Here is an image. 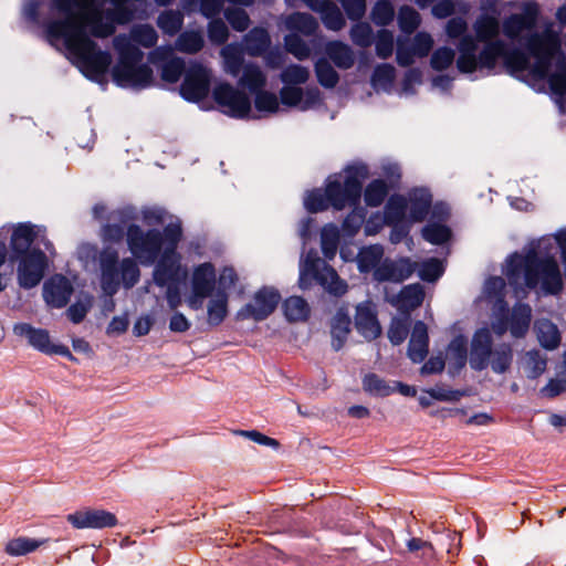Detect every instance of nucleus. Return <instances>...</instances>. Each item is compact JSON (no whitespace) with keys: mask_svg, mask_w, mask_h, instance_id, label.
<instances>
[{"mask_svg":"<svg viewBox=\"0 0 566 566\" xmlns=\"http://www.w3.org/2000/svg\"><path fill=\"white\" fill-rule=\"evenodd\" d=\"M129 1L52 0L50 38L64 45L66 57L87 78L101 81L112 61L111 55L98 50L90 36H107L113 33L115 21H127L130 12H126V3ZM156 1L167 4L171 0Z\"/></svg>","mask_w":566,"mask_h":566,"instance_id":"f257e3e1","label":"nucleus"},{"mask_svg":"<svg viewBox=\"0 0 566 566\" xmlns=\"http://www.w3.org/2000/svg\"><path fill=\"white\" fill-rule=\"evenodd\" d=\"M538 9L534 3L525 7L523 14L512 15L504 22V33L512 39H526L530 56L521 52L504 55L505 64L513 74L527 72L536 80L547 78L554 93L566 92V63L559 51L558 35L551 29L533 32Z\"/></svg>","mask_w":566,"mask_h":566,"instance_id":"f03ea898","label":"nucleus"},{"mask_svg":"<svg viewBox=\"0 0 566 566\" xmlns=\"http://www.w3.org/2000/svg\"><path fill=\"white\" fill-rule=\"evenodd\" d=\"M181 237L178 223H171L165 229V241L158 231L144 232L138 226L132 224L127 229V244L129 251L143 264H150L163 249L161 258L155 269L154 280L160 286H167L166 297L171 310L181 304L180 294L175 285L186 276V270L180 265V258L176 253V245Z\"/></svg>","mask_w":566,"mask_h":566,"instance_id":"7ed1b4c3","label":"nucleus"},{"mask_svg":"<svg viewBox=\"0 0 566 566\" xmlns=\"http://www.w3.org/2000/svg\"><path fill=\"white\" fill-rule=\"evenodd\" d=\"M149 48L157 42V33L149 25H139L132 30L130 38L118 35L114 46L118 52V62L113 69V77L120 86L145 87L151 82V70L139 65L143 52L133 42Z\"/></svg>","mask_w":566,"mask_h":566,"instance_id":"20e7f679","label":"nucleus"},{"mask_svg":"<svg viewBox=\"0 0 566 566\" xmlns=\"http://www.w3.org/2000/svg\"><path fill=\"white\" fill-rule=\"evenodd\" d=\"M506 276L516 290L538 289L546 294H555L562 289V276L553 258H539L534 251L515 253L506 261Z\"/></svg>","mask_w":566,"mask_h":566,"instance_id":"39448f33","label":"nucleus"},{"mask_svg":"<svg viewBox=\"0 0 566 566\" xmlns=\"http://www.w3.org/2000/svg\"><path fill=\"white\" fill-rule=\"evenodd\" d=\"M367 177L366 166L349 167L338 175L331 176L324 192L321 190L308 192L304 199V206L311 212H318L329 206L342 210L346 206L355 205L360 197L361 185Z\"/></svg>","mask_w":566,"mask_h":566,"instance_id":"423d86ee","label":"nucleus"},{"mask_svg":"<svg viewBox=\"0 0 566 566\" xmlns=\"http://www.w3.org/2000/svg\"><path fill=\"white\" fill-rule=\"evenodd\" d=\"M504 325L478 328L470 342L469 364L472 369L482 371L490 369L496 375L506 374L513 363V348L506 343H494V335L501 337Z\"/></svg>","mask_w":566,"mask_h":566,"instance_id":"0eeeda50","label":"nucleus"},{"mask_svg":"<svg viewBox=\"0 0 566 566\" xmlns=\"http://www.w3.org/2000/svg\"><path fill=\"white\" fill-rule=\"evenodd\" d=\"M459 57L457 67L461 73H472L479 69H492L499 56L504 53V44L500 41L488 43L478 55V43L469 35L463 36L458 45Z\"/></svg>","mask_w":566,"mask_h":566,"instance_id":"6e6552de","label":"nucleus"},{"mask_svg":"<svg viewBox=\"0 0 566 566\" xmlns=\"http://www.w3.org/2000/svg\"><path fill=\"white\" fill-rule=\"evenodd\" d=\"M314 281H317L331 294L342 295L347 290V284L332 268L314 253H308L300 266L298 286L306 290Z\"/></svg>","mask_w":566,"mask_h":566,"instance_id":"1a4fd4ad","label":"nucleus"},{"mask_svg":"<svg viewBox=\"0 0 566 566\" xmlns=\"http://www.w3.org/2000/svg\"><path fill=\"white\" fill-rule=\"evenodd\" d=\"M235 283L232 269H224L219 277L217 290L206 296V322L209 326L220 325L229 313V294Z\"/></svg>","mask_w":566,"mask_h":566,"instance_id":"9d476101","label":"nucleus"},{"mask_svg":"<svg viewBox=\"0 0 566 566\" xmlns=\"http://www.w3.org/2000/svg\"><path fill=\"white\" fill-rule=\"evenodd\" d=\"M218 279L216 277L214 266L209 263H202L193 268L190 281L189 292L185 301L189 308L200 310L203 306L206 296L217 290Z\"/></svg>","mask_w":566,"mask_h":566,"instance_id":"9b49d317","label":"nucleus"},{"mask_svg":"<svg viewBox=\"0 0 566 566\" xmlns=\"http://www.w3.org/2000/svg\"><path fill=\"white\" fill-rule=\"evenodd\" d=\"M65 521L75 530H106L118 525L114 512L90 506L69 513Z\"/></svg>","mask_w":566,"mask_h":566,"instance_id":"f8f14e48","label":"nucleus"},{"mask_svg":"<svg viewBox=\"0 0 566 566\" xmlns=\"http://www.w3.org/2000/svg\"><path fill=\"white\" fill-rule=\"evenodd\" d=\"M280 301L281 295L277 290L263 286L259 289L253 294L251 301L240 310L239 315L242 318L263 321L275 311Z\"/></svg>","mask_w":566,"mask_h":566,"instance_id":"ddd939ff","label":"nucleus"},{"mask_svg":"<svg viewBox=\"0 0 566 566\" xmlns=\"http://www.w3.org/2000/svg\"><path fill=\"white\" fill-rule=\"evenodd\" d=\"M213 97L222 112L233 116L243 117L251 111L248 95L228 83H221L213 90Z\"/></svg>","mask_w":566,"mask_h":566,"instance_id":"4468645a","label":"nucleus"},{"mask_svg":"<svg viewBox=\"0 0 566 566\" xmlns=\"http://www.w3.org/2000/svg\"><path fill=\"white\" fill-rule=\"evenodd\" d=\"M14 335L25 338L30 346L46 353L59 354L73 360L69 348L64 345H55L51 342L49 332L42 328H35L28 323H18L13 326Z\"/></svg>","mask_w":566,"mask_h":566,"instance_id":"2eb2a0df","label":"nucleus"},{"mask_svg":"<svg viewBox=\"0 0 566 566\" xmlns=\"http://www.w3.org/2000/svg\"><path fill=\"white\" fill-rule=\"evenodd\" d=\"M209 85V70L200 64H195L186 72L180 93L188 101H199L208 95Z\"/></svg>","mask_w":566,"mask_h":566,"instance_id":"dca6fc26","label":"nucleus"},{"mask_svg":"<svg viewBox=\"0 0 566 566\" xmlns=\"http://www.w3.org/2000/svg\"><path fill=\"white\" fill-rule=\"evenodd\" d=\"M433 46V39L427 32H419L413 36L411 46L407 40L399 38L397 40V62L401 66H408L413 63L415 57L428 55Z\"/></svg>","mask_w":566,"mask_h":566,"instance_id":"f3484780","label":"nucleus"},{"mask_svg":"<svg viewBox=\"0 0 566 566\" xmlns=\"http://www.w3.org/2000/svg\"><path fill=\"white\" fill-rule=\"evenodd\" d=\"M45 268V255L41 251H31L19 264L18 277L21 286L30 289L40 283Z\"/></svg>","mask_w":566,"mask_h":566,"instance_id":"a211bd4d","label":"nucleus"},{"mask_svg":"<svg viewBox=\"0 0 566 566\" xmlns=\"http://www.w3.org/2000/svg\"><path fill=\"white\" fill-rule=\"evenodd\" d=\"M355 327L368 340L375 339L380 335L381 327L373 304L365 302L356 307Z\"/></svg>","mask_w":566,"mask_h":566,"instance_id":"6ab92c4d","label":"nucleus"},{"mask_svg":"<svg viewBox=\"0 0 566 566\" xmlns=\"http://www.w3.org/2000/svg\"><path fill=\"white\" fill-rule=\"evenodd\" d=\"M385 293L386 300L402 313H408L418 307L424 297V292L420 284L407 285L398 294L389 293L388 290Z\"/></svg>","mask_w":566,"mask_h":566,"instance_id":"aec40b11","label":"nucleus"},{"mask_svg":"<svg viewBox=\"0 0 566 566\" xmlns=\"http://www.w3.org/2000/svg\"><path fill=\"white\" fill-rule=\"evenodd\" d=\"M171 54L172 48L160 46L149 54V60L153 63L167 60L161 66V78L168 83H176L184 71V61L179 57L169 59Z\"/></svg>","mask_w":566,"mask_h":566,"instance_id":"412c9836","label":"nucleus"},{"mask_svg":"<svg viewBox=\"0 0 566 566\" xmlns=\"http://www.w3.org/2000/svg\"><path fill=\"white\" fill-rule=\"evenodd\" d=\"M416 270V263L409 259H401L396 262L386 261L375 270V279L378 281L401 282L408 279Z\"/></svg>","mask_w":566,"mask_h":566,"instance_id":"4be33fe9","label":"nucleus"},{"mask_svg":"<svg viewBox=\"0 0 566 566\" xmlns=\"http://www.w3.org/2000/svg\"><path fill=\"white\" fill-rule=\"evenodd\" d=\"M282 103L286 106L307 109L316 105L319 101V93L315 88L303 91L295 86L285 85L280 91Z\"/></svg>","mask_w":566,"mask_h":566,"instance_id":"5701e85b","label":"nucleus"},{"mask_svg":"<svg viewBox=\"0 0 566 566\" xmlns=\"http://www.w3.org/2000/svg\"><path fill=\"white\" fill-rule=\"evenodd\" d=\"M429 336L428 328L423 322H416L408 344L407 355L415 364L421 363L428 355Z\"/></svg>","mask_w":566,"mask_h":566,"instance_id":"b1692460","label":"nucleus"},{"mask_svg":"<svg viewBox=\"0 0 566 566\" xmlns=\"http://www.w3.org/2000/svg\"><path fill=\"white\" fill-rule=\"evenodd\" d=\"M72 286L63 276H54L44 284V298L53 307H63L71 294Z\"/></svg>","mask_w":566,"mask_h":566,"instance_id":"393cba45","label":"nucleus"},{"mask_svg":"<svg viewBox=\"0 0 566 566\" xmlns=\"http://www.w3.org/2000/svg\"><path fill=\"white\" fill-rule=\"evenodd\" d=\"M446 365L450 374H458L469 360L467 340L462 336L453 338L446 349Z\"/></svg>","mask_w":566,"mask_h":566,"instance_id":"a878e982","label":"nucleus"},{"mask_svg":"<svg viewBox=\"0 0 566 566\" xmlns=\"http://www.w3.org/2000/svg\"><path fill=\"white\" fill-rule=\"evenodd\" d=\"M530 323L531 307L528 305H518L514 307L507 326L504 323H494L493 325H504L505 331L509 328L513 337L521 338L527 333Z\"/></svg>","mask_w":566,"mask_h":566,"instance_id":"bb28decb","label":"nucleus"},{"mask_svg":"<svg viewBox=\"0 0 566 566\" xmlns=\"http://www.w3.org/2000/svg\"><path fill=\"white\" fill-rule=\"evenodd\" d=\"M350 333L349 315L339 310L335 313L331 323L332 347L339 350L348 338Z\"/></svg>","mask_w":566,"mask_h":566,"instance_id":"cd10ccee","label":"nucleus"},{"mask_svg":"<svg viewBox=\"0 0 566 566\" xmlns=\"http://www.w3.org/2000/svg\"><path fill=\"white\" fill-rule=\"evenodd\" d=\"M408 202V214L411 222L421 221L431 205V196L424 189H416L407 199Z\"/></svg>","mask_w":566,"mask_h":566,"instance_id":"c85d7f7f","label":"nucleus"},{"mask_svg":"<svg viewBox=\"0 0 566 566\" xmlns=\"http://www.w3.org/2000/svg\"><path fill=\"white\" fill-rule=\"evenodd\" d=\"M282 310L285 318L293 323L305 322L311 315L310 304L297 295L287 297L282 304Z\"/></svg>","mask_w":566,"mask_h":566,"instance_id":"c756f323","label":"nucleus"},{"mask_svg":"<svg viewBox=\"0 0 566 566\" xmlns=\"http://www.w3.org/2000/svg\"><path fill=\"white\" fill-rule=\"evenodd\" d=\"M407 209V198L401 196L391 197L385 207L382 223L397 226L403 222H411Z\"/></svg>","mask_w":566,"mask_h":566,"instance_id":"7c9ffc66","label":"nucleus"},{"mask_svg":"<svg viewBox=\"0 0 566 566\" xmlns=\"http://www.w3.org/2000/svg\"><path fill=\"white\" fill-rule=\"evenodd\" d=\"M518 368L526 378L536 379L546 370V357L537 350H528L521 357Z\"/></svg>","mask_w":566,"mask_h":566,"instance_id":"2f4dec72","label":"nucleus"},{"mask_svg":"<svg viewBox=\"0 0 566 566\" xmlns=\"http://www.w3.org/2000/svg\"><path fill=\"white\" fill-rule=\"evenodd\" d=\"M134 220L133 210L125 209L123 211H115L111 214V223L102 229V237L105 241H118L123 238V227L128 221Z\"/></svg>","mask_w":566,"mask_h":566,"instance_id":"473e14b6","label":"nucleus"},{"mask_svg":"<svg viewBox=\"0 0 566 566\" xmlns=\"http://www.w3.org/2000/svg\"><path fill=\"white\" fill-rule=\"evenodd\" d=\"M116 255L113 253H105L102 256V289L108 294L113 295L119 285V273L115 268Z\"/></svg>","mask_w":566,"mask_h":566,"instance_id":"72a5a7b5","label":"nucleus"},{"mask_svg":"<svg viewBox=\"0 0 566 566\" xmlns=\"http://www.w3.org/2000/svg\"><path fill=\"white\" fill-rule=\"evenodd\" d=\"M284 28L291 32H300L303 35L313 34L318 24L316 20L306 13H293L283 20Z\"/></svg>","mask_w":566,"mask_h":566,"instance_id":"f704fd0d","label":"nucleus"},{"mask_svg":"<svg viewBox=\"0 0 566 566\" xmlns=\"http://www.w3.org/2000/svg\"><path fill=\"white\" fill-rule=\"evenodd\" d=\"M325 52L338 67L348 69L354 64V53L343 42H329L325 48Z\"/></svg>","mask_w":566,"mask_h":566,"instance_id":"c9c22d12","label":"nucleus"},{"mask_svg":"<svg viewBox=\"0 0 566 566\" xmlns=\"http://www.w3.org/2000/svg\"><path fill=\"white\" fill-rule=\"evenodd\" d=\"M239 84L256 93L266 85V75L254 64H247L243 67Z\"/></svg>","mask_w":566,"mask_h":566,"instance_id":"e433bc0d","label":"nucleus"},{"mask_svg":"<svg viewBox=\"0 0 566 566\" xmlns=\"http://www.w3.org/2000/svg\"><path fill=\"white\" fill-rule=\"evenodd\" d=\"M36 235L35 229L29 223L14 226L11 234V247L17 252L25 251Z\"/></svg>","mask_w":566,"mask_h":566,"instance_id":"4c0bfd02","label":"nucleus"},{"mask_svg":"<svg viewBox=\"0 0 566 566\" xmlns=\"http://www.w3.org/2000/svg\"><path fill=\"white\" fill-rule=\"evenodd\" d=\"M535 328L538 342L543 347L554 349L558 346L560 336L556 325L547 319H541L536 323Z\"/></svg>","mask_w":566,"mask_h":566,"instance_id":"58836bf2","label":"nucleus"},{"mask_svg":"<svg viewBox=\"0 0 566 566\" xmlns=\"http://www.w3.org/2000/svg\"><path fill=\"white\" fill-rule=\"evenodd\" d=\"M270 36L262 28H254L245 36V51L250 55H261L270 45Z\"/></svg>","mask_w":566,"mask_h":566,"instance_id":"ea45409f","label":"nucleus"},{"mask_svg":"<svg viewBox=\"0 0 566 566\" xmlns=\"http://www.w3.org/2000/svg\"><path fill=\"white\" fill-rule=\"evenodd\" d=\"M503 290L504 281L502 277H491L485 282L481 300L489 304H493L494 307L503 308Z\"/></svg>","mask_w":566,"mask_h":566,"instance_id":"a19ab883","label":"nucleus"},{"mask_svg":"<svg viewBox=\"0 0 566 566\" xmlns=\"http://www.w3.org/2000/svg\"><path fill=\"white\" fill-rule=\"evenodd\" d=\"M223 69L227 73L237 76L242 67L243 55L239 46L229 44L222 48Z\"/></svg>","mask_w":566,"mask_h":566,"instance_id":"79ce46f5","label":"nucleus"},{"mask_svg":"<svg viewBox=\"0 0 566 566\" xmlns=\"http://www.w3.org/2000/svg\"><path fill=\"white\" fill-rule=\"evenodd\" d=\"M363 389L375 397H386L394 392L391 382H388L375 374H367L363 378Z\"/></svg>","mask_w":566,"mask_h":566,"instance_id":"37998d69","label":"nucleus"},{"mask_svg":"<svg viewBox=\"0 0 566 566\" xmlns=\"http://www.w3.org/2000/svg\"><path fill=\"white\" fill-rule=\"evenodd\" d=\"M44 543L45 539L39 541L27 537L13 538L7 543L6 552L11 556H21L38 549Z\"/></svg>","mask_w":566,"mask_h":566,"instance_id":"c03bdc74","label":"nucleus"},{"mask_svg":"<svg viewBox=\"0 0 566 566\" xmlns=\"http://www.w3.org/2000/svg\"><path fill=\"white\" fill-rule=\"evenodd\" d=\"M226 0H184L182 8L186 11H195L197 9L209 18L218 14Z\"/></svg>","mask_w":566,"mask_h":566,"instance_id":"a18cd8bd","label":"nucleus"},{"mask_svg":"<svg viewBox=\"0 0 566 566\" xmlns=\"http://www.w3.org/2000/svg\"><path fill=\"white\" fill-rule=\"evenodd\" d=\"M323 24L332 31L342 30L345 24V18L339 8L329 1V3L319 13Z\"/></svg>","mask_w":566,"mask_h":566,"instance_id":"49530a36","label":"nucleus"},{"mask_svg":"<svg viewBox=\"0 0 566 566\" xmlns=\"http://www.w3.org/2000/svg\"><path fill=\"white\" fill-rule=\"evenodd\" d=\"M202 46V34L197 31H186L181 33L176 41L177 50L185 53H196L201 50Z\"/></svg>","mask_w":566,"mask_h":566,"instance_id":"de8ad7c7","label":"nucleus"},{"mask_svg":"<svg viewBox=\"0 0 566 566\" xmlns=\"http://www.w3.org/2000/svg\"><path fill=\"white\" fill-rule=\"evenodd\" d=\"M382 249L379 245H371L360 250L358 254V269L361 272H368L374 269L382 256Z\"/></svg>","mask_w":566,"mask_h":566,"instance_id":"09e8293b","label":"nucleus"},{"mask_svg":"<svg viewBox=\"0 0 566 566\" xmlns=\"http://www.w3.org/2000/svg\"><path fill=\"white\" fill-rule=\"evenodd\" d=\"M254 105L256 111L263 114H274L280 109V101L276 94L264 90L255 93Z\"/></svg>","mask_w":566,"mask_h":566,"instance_id":"8fccbe9b","label":"nucleus"},{"mask_svg":"<svg viewBox=\"0 0 566 566\" xmlns=\"http://www.w3.org/2000/svg\"><path fill=\"white\" fill-rule=\"evenodd\" d=\"M420 15L415 9L407 6L400 8L398 12V24L403 33H412L420 25Z\"/></svg>","mask_w":566,"mask_h":566,"instance_id":"3c124183","label":"nucleus"},{"mask_svg":"<svg viewBox=\"0 0 566 566\" xmlns=\"http://www.w3.org/2000/svg\"><path fill=\"white\" fill-rule=\"evenodd\" d=\"M474 31L481 41H488L499 33V22L495 18L483 15L474 23Z\"/></svg>","mask_w":566,"mask_h":566,"instance_id":"603ef678","label":"nucleus"},{"mask_svg":"<svg viewBox=\"0 0 566 566\" xmlns=\"http://www.w3.org/2000/svg\"><path fill=\"white\" fill-rule=\"evenodd\" d=\"M388 192L387 185L379 179L371 181L365 189V202L370 207L379 206Z\"/></svg>","mask_w":566,"mask_h":566,"instance_id":"864d4df0","label":"nucleus"},{"mask_svg":"<svg viewBox=\"0 0 566 566\" xmlns=\"http://www.w3.org/2000/svg\"><path fill=\"white\" fill-rule=\"evenodd\" d=\"M338 243V229L327 224L322 230V250L326 258L332 259L336 254Z\"/></svg>","mask_w":566,"mask_h":566,"instance_id":"5fc2aeb1","label":"nucleus"},{"mask_svg":"<svg viewBox=\"0 0 566 566\" xmlns=\"http://www.w3.org/2000/svg\"><path fill=\"white\" fill-rule=\"evenodd\" d=\"M310 77V72L301 65H290L281 73V81L287 86L304 84Z\"/></svg>","mask_w":566,"mask_h":566,"instance_id":"6e6d98bb","label":"nucleus"},{"mask_svg":"<svg viewBox=\"0 0 566 566\" xmlns=\"http://www.w3.org/2000/svg\"><path fill=\"white\" fill-rule=\"evenodd\" d=\"M394 15V7L387 0L378 1L371 10V20L378 25L389 24Z\"/></svg>","mask_w":566,"mask_h":566,"instance_id":"4d7b16f0","label":"nucleus"},{"mask_svg":"<svg viewBox=\"0 0 566 566\" xmlns=\"http://www.w3.org/2000/svg\"><path fill=\"white\" fill-rule=\"evenodd\" d=\"M158 27L168 34H175L182 25L180 12L166 11L158 17Z\"/></svg>","mask_w":566,"mask_h":566,"instance_id":"13d9d810","label":"nucleus"},{"mask_svg":"<svg viewBox=\"0 0 566 566\" xmlns=\"http://www.w3.org/2000/svg\"><path fill=\"white\" fill-rule=\"evenodd\" d=\"M285 49L297 60H304L310 56L308 45L297 35L289 34L284 38Z\"/></svg>","mask_w":566,"mask_h":566,"instance_id":"bf43d9fd","label":"nucleus"},{"mask_svg":"<svg viewBox=\"0 0 566 566\" xmlns=\"http://www.w3.org/2000/svg\"><path fill=\"white\" fill-rule=\"evenodd\" d=\"M315 71L318 82L323 86L334 87L338 82V75L336 71L332 67V65L328 62L324 60H321L316 63Z\"/></svg>","mask_w":566,"mask_h":566,"instance_id":"052dcab7","label":"nucleus"},{"mask_svg":"<svg viewBox=\"0 0 566 566\" xmlns=\"http://www.w3.org/2000/svg\"><path fill=\"white\" fill-rule=\"evenodd\" d=\"M394 51V33L382 29L376 35V52L381 59H387Z\"/></svg>","mask_w":566,"mask_h":566,"instance_id":"680f3d73","label":"nucleus"},{"mask_svg":"<svg viewBox=\"0 0 566 566\" xmlns=\"http://www.w3.org/2000/svg\"><path fill=\"white\" fill-rule=\"evenodd\" d=\"M395 69L390 64L379 65L373 76V85L377 90H387L394 81Z\"/></svg>","mask_w":566,"mask_h":566,"instance_id":"e2e57ef3","label":"nucleus"},{"mask_svg":"<svg viewBox=\"0 0 566 566\" xmlns=\"http://www.w3.org/2000/svg\"><path fill=\"white\" fill-rule=\"evenodd\" d=\"M224 17L231 27L240 32L244 31L250 24L249 15L243 9L228 8L224 10Z\"/></svg>","mask_w":566,"mask_h":566,"instance_id":"0e129e2a","label":"nucleus"},{"mask_svg":"<svg viewBox=\"0 0 566 566\" xmlns=\"http://www.w3.org/2000/svg\"><path fill=\"white\" fill-rule=\"evenodd\" d=\"M373 30L366 22L356 23L350 30V38L356 45L367 48L371 44Z\"/></svg>","mask_w":566,"mask_h":566,"instance_id":"69168bd1","label":"nucleus"},{"mask_svg":"<svg viewBox=\"0 0 566 566\" xmlns=\"http://www.w3.org/2000/svg\"><path fill=\"white\" fill-rule=\"evenodd\" d=\"M443 273V265L442 263L437 259H431L429 261L423 262L419 269L418 274L419 276L429 282H433L438 280Z\"/></svg>","mask_w":566,"mask_h":566,"instance_id":"338daca9","label":"nucleus"},{"mask_svg":"<svg viewBox=\"0 0 566 566\" xmlns=\"http://www.w3.org/2000/svg\"><path fill=\"white\" fill-rule=\"evenodd\" d=\"M454 61V51L450 48H439L437 49L431 56V66L441 71L449 67Z\"/></svg>","mask_w":566,"mask_h":566,"instance_id":"774afa93","label":"nucleus"}]
</instances>
